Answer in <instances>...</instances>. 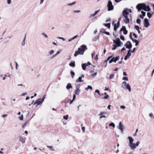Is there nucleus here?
<instances>
[{
  "label": "nucleus",
  "mask_w": 154,
  "mask_h": 154,
  "mask_svg": "<svg viewBox=\"0 0 154 154\" xmlns=\"http://www.w3.org/2000/svg\"><path fill=\"white\" fill-rule=\"evenodd\" d=\"M128 139L129 141V146L132 149L134 150L136 149V147L139 146L140 142L139 141H137L136 144L133 143L134 140L131 137H128Z\"/></svg>",
  "instance_id": "1"
},
{
  "label": "nucleus",
  "mask_w": 154,
  "mask_h": 154,
  "mask_svg": "<svg viewBox=\"0 0 154 154\" xmlns=\"http://www.w3.org/2000/svg\"><path fill=\"white\" fill-rule=\"evenodd\" d=\"M87 49V48L86 45H82L81 46V48H79L78 51H76L75 52L74 56L76 57L79 54H83L85 50Z\"/></svg>",
  "instance_id": "2"
},
{
  "label": "nucleus",
  "mask_w": 154,
  "mask_h": 154,
  "mask_svg": "<svg viewBox=\"0 0 154 154\" xmlns=\"http://www.w3.org/2000/svg\"><path fill=\"white\" fill-rule=\"evenodd\" d=\"M113 41L114 43L116 45H113L112 46L113 47L112 48V50H115L117 47H120L121 45L122 44V43L121 42L120 39L119 38H117L116 40L113 39Z\"/></svg>",
  "instance_id": "3"
},
{
  "label": "nucleus",
  "mask_w": 154,
  "mask_h": 154,
  "mask_svg": "<svg viewBox=\"0 0 154 154\" xmlns=\"http://www.w3.org/2000/svg\"><path fill=\"white\" fill-rule=\"evenodd\" d=\"M129 12L131 13L132 12V10L131 9L126 8L124 9L122 12V15L128 16L129 14Z\"/></svg>",
  "instance_id": "4"
},
{
  "label": "nucleus",
  "mask_w": 154,
  "mask_h": 154,
  "mask_svg": "<svg viewBox=\"0 0 154 154\" xmlns=\"http://www.w3.org/2000/svg\"><path fill=\"white\" fill-rule=\"evenodd\" d=\"M146 6L145 4L144 3L139 4L136 6V8L139 11L141 9L143 10L145 7Z\"/></svg>",
  "instance_id": "5"
},
{
  "label": "nucleus",
  "mask_w": 154,
  "mask_h": 154,
  "mask_svg": "<svg viewBox=\"0 0 154 154\" xmlns=\"http://www.w3.org/2000/svg\"><path fill=\"white\" fill-rule=\"evenodd\" d=\"M108 10L109 11L113 9V6L112 5V2L110 0H109L107 5Z\"/></svg>",
  "instance_id": "6"
},
{
  "label": "nucleus",
  "mask_w": 154,
  "mask_h": 154,
  "mask_svg": "<svg viewBox=\"0 0 154 154\" xmlns=\"http://www.w3.org/2000/svg\"><path fill=\"white\" fill-rule=\"evenodd\" d=\"M118 128L121 131V133L122 134H123L124 129H125V128L124 125L122 124L121 122H119Z\"/></svg>",
  "instance_id": "7"
},
{
  "label": "nucleus",
  "mask_w": 154,
  "mask_h": 154,
  "mask_svg": "<svg viewBox=\"0 0 154 154\" xmlns=\"http://www.w3.org/2000/svg\"><path fill=\"white\" fill-rule=\"evenodd\" d=\"M124 46L126 47V48H128L129 50H130L132 47V45L130 42L128 41L124 44Z\"/></svg>",
  "instance_id": "8"
},
{
  "label": "nucleus",
  "mask_w": 154,
  "mask_h": 154,
  "mask_svg": "<svg viewBox=\"0 0 154 154\" xmlns=\"http://www.w3.org/2000/svg\"><path fill=\"white\" fill-rule=\"evenodd\" d=\"M144 26L145 27L147 28L150 25V23H149L148 20L147 18H145L143 22Z\"/></svg>",
  "instance_id": "9"
},
{
  "label": "nucleus",
  "mask_w": 154,
  "mask_h": 154,
  "mask_svg": "<svg viewBox=\"0 0 154 154\" xmlns=\"http://www.w3.org/2000/svg\"><path fill=\"white\" fill-rule=\"evenodd\" d=\"M45 96H43L42 98H39L37 99V102L38 103V104L37 106L39 105L40 104H41L44 101L45 99Z\"/></svg>",
  "instance_id": "10"
},
{
  "label": "nucleus",
  "mask_w": 154,
  "mask_h": 154,
  "mask_svg": "<svg viewBox=\"0 0 154 154\" xmlns=\"http://www.w3.org/2000/svg\"><path fill=\"white\" fill-rule=\"evenodd\" d=\"M125 19H124V21L125 23L127 24L129 23L130 20L128 18V16L123 15Z\"/></svg>",
  "instance_id": "11"
},
{
  "label": "nucleus",
  "mask_w": 154,
  "mask_h": 154,
  "mask_svg": "<svg viewBox=\"0 0 154 154\" xmlns=\"http://www.w3.org/2000/svg\"><path fill=\"white\" fill-rule=\"evenodd\" d=\"M124 89H125L128 90L129 92H131V87L128 83L126 85H125L122 87Z\"/></svg>",
  "instance_id": "12"
},
{
  "label": "nucleus",
  "mask_w": 154,
  "mask_h": 154,
  "mask_svg": "<svg viewBox=\"0 0 154 154\" xmlns=\"http://www.w3.org/2000/svg\"><path fill=\"white\" fill-rule=\"evenodd\" d=\"M84 77V75L83 74H82L81 75V76L79 77V78L77 79L76 80V82H83V81L82 79V78Z\"/></svg>",
  "instance_id": "13"
},
{
  "label": "nucleus",
  "mask_w": 154,
  "mask_h": 154,
  "mask_svg": "<svg viewBox=\"0 0 154 154\" xmlns=\"http://www.w3.org/2000/svg\"><path fill=\"white\" fill-rule=\"evenodd\" d=\"M131 54L130 53V50H129L128 52L127 55L125 57L124 59L126 60L131 56Z\"/></svg>",
  "instance_id": "14"
},
{
  "label": "nucleus",
  "mask_w": 154,
  "mask_h": 154,
  "mask_svg": "<svg viewBox=\"0 0 154 154\" xmlns=\"http://www.w3.org/2000/svg\"><path fill=\"white\" fill-rule=\"evenodd\" d=\"M119 56L116 57H112L111 59L112 61V62H114L115 63H116V61L117 60H119Z\"/></svg>",
  "instance_id": "15"
},
{
  "label": "nucleus",
  "mask_w": 154,
  "mask_h": 154,
  "mask_svg": "<svg viewBox=\"0 0 154 154\" xmlns=\"http://www.w3.org/2000/svg\"><path fill=\"white\" fill-rule=\"evenodd\" d=\"M80 91L81 90L80 89H76L74 91V93L75 94L78 95H79Z\"/></svg>",
  "instance_id": "16"
},
{
  "label": "nucleus",
  "mask_w": 154,
  "mask_h": 154,
  "mask_svg": "<svg viewBox=\"0 0 154 154\" xmlns=\"http://www.w3.org/2000/svg\"><path fill=\"white\" fill-rule=\"evenodd\" d=\"M88 66V65L86 64V63H83L82 64V69L83 70H85L86 69V67Z\"/></svg>",
  "instance_id": "17"
},
{
  "label": "nucleus",
  "mask_w": 154,
  "mask_h": 154,
  "mask_svg": "<svg viewBox=\"0 0 154 154\" xmlns=\"http://www.w3.org/2000/svg\"><path fill=\"white\" fill-rule=\"evenodd\" d=\"M20 141L21 142L23 143H25V140L22 136H20L19 137Z\"/></svg>",
  "instance_id": "18"
},
{
  "label": "nucleus",
  "mask_w": 154,
  "mask_h": 154,
  "mask_svg": "<svg viewBox=\"0 0 154 154\" xmlns=\"http://www.w3.org/2000/svg\"><path fill=\"white\" fill-rule=\"evenodd\" d=\"M143 10L146 11H149L150 10V8L149 6L146 5V6L145 7V8L143 9Z\"/></svg>",
  "instance_id": "19"
},
{
  "label": "nucleus",
  "mask_w": 154,
  "mask_h": 154,
  "mask_svg": "<svg viewBox=\"0 0 154 154\" xmlns=\"http://www.w3.org/2000/svg\"><path fill=\"white\" fill-rule=\"evenodd\" d=\"M69 65L71 67H75V61L71 62L69 64Z\"/></svg>",
  "instance_id": "20"
},
{
  "label": "nucleus",
  "mask_w": 154,
  "mask_h": 154,
  "mask_svg": "<svg viewBox=\"0 0 154 154\" xmlns=\"http://www.w3.org/2000/svg\"><path fill=\"white\" fill-rule=\"evenodd\" d=\"M132 41L133 42L135 43V45L136 46H137L139 44V42L138 40L137 39H132Z\"/></svg>",
  "instance_id": "21"
},
{
  "label": "nucleus",
  "mask_w": 154,
  "mask_h": 154,
  "mask_svg": "<svg viewBox=\"0 0 154 154\" xmlns=\"http://www.w3.org/2000/svg\"><path fill=\"white\" fill-rule=\"evenodd\" d=\"M66 88L67 89H69L70 88H72V86L71 85L70 83H69L67 84L66 87Z\"/></svg>",
  "instance_id": "22"
},
{
  "label": "nucleus",
  "mask_w": 154,
  "mask_h": 154,
  "mask_svg": "<svg viewBox=\"0 0 154 154\" xmlns=\"http://www.w3.org/2000/svg\"><path fill=\"white\" fill-rule=\"evenodd\" d=\"M75 87L76 89H80L79 88L80 87V85L78 83H75Z\"/></svg>",
  "instance_id": "23"
},
{
  "label": "nucleus",
  "mask_w": 154,
  "mask_h": 154,
  "mask_svg": "<svg viewBox=\"0 0 154 154\" xmlns=\"http://www.w3.org/2000/svg\"><path fill=\"white\" fill-rule=\"evenodd\" d=\"M123 28H124L123 29L124 34L125 35H126L128 33V31L126 30L125 27V26H123Z\"/></svg>",
  "instance_id": "24"
},
{
  "label": "nucleus",
  "mask_w": 154,
  "mask_h": 154,
  "mask_svg": "<svg viewBox=\"0 0 154 154\" xmlns=\"http://www.w3.org/2000/svg\"><path fill=\"white\" fill-rule=\"evenodd\" d=\"M70 73L71 74L72 78H73L74 77V76L75 75V72L71 70L70 71Z\"/></svg>",
  "instance_id": "25"
},
{
  "label": "nucleus",
  "mask_w": 154,
  "mask_h": 154,
  "mask_svg": "<svg viewBox=\"0 0 154 154\" xmlns=\"http://www.w3.org/2000/svg\"><path fill=\"white\" fill-rule=\"evenodd\" d=\"M103 25L105 26L108 27V28L109 29L110 27V23H104Z\"/></svg>",
  "instance_id": "26"
},
{
  "label": "nucleus",
  "mask_w": 154,
  "mask_h": 154,
  "mask_svg": "<svg viewBox=\"0 0 154 154\" xmlns=\"http://www.w3.org/2000/svg\"><path fill=\"white\" fill-rule=\"evenodd\" d=\"M26 35H25L24 38L22 42V46H24L25 45V40L26 38Z\"/></svg>",
  "instance_id": "27"
},
{
  "label": "nucleus",
  "mask_w": 154,
  "mask_h": 154,
  "mask_svg": "<svg viewBox=\"0 0 154 154\" xmlns=\"http://www.w3.org/2000/svg\"><path fill=\"white\" fill-rule=\"evenodd\" d=\"M88 89H90L91 90H92V88L91 86L88 85V87L85 88V90L86 91H88Z\"/></svg>",
  "instance_id": "28"
},
{
  "label": "nucleus",
  "mask_w": 154,
  "mask_h": 154,
  "mask_svg": "<svg viewBox=\"0 0 154 154\" xmlns=\"http://www.w3.org/2000/svg\"><path fill=\"white\" fill-rule=\"evenodd\" d=\"M76 3L75 2H74L71 3H68L66 4L67 5L71 6L75 5Z\"/></svg>",
  "instance_id": "29"
},
{
  "label": "nucleus",
  "mask_w": 154,
  "mask_h": 154,
  "mask_svg": "<svg viewBox=\"0 0 154 154\" xmlns=\"http://www.w3.org/2000/svg\"><path fill=\"white\" fill-rule=\"evenodd\" d=\"M104 94L105 95V96L103 98L104 99H108L109 96L107 94L106 92H105Z\"/></svg>",
  "instance_id": "30"
},
{
  "label": "nucleus",
  "mask_w": 154,
  "mask_h": 154,
  "mask_svg": "<svg viewBox=\"0 0 154 154\" xmlns=\"http://www.w3.org/2000/svg\"><path fill=\"white\" fill-rule=\"evenodd\" d=\"M147 16L149 18H150L152 17V14L148 12L147 13Z\"/></svg>",
  "instance_id": "31"
},
{
  "label": "nucleus",
  "mask_w": 154,
  "mask_h": 154,
  "mask_svg": "<svg viewBox=\"0 0 154 154\" xmlns=\"http://www.w3.org/2000/svg\"><path fill=\"white\" fill-rule=\"evenodd\" d=\"M47 147L49 148L50 150H54V149H53V146H47Z\"/></svg>",
  "instance_id": "32"
},
{
  "label": "nucleus",
  "mask_w": 154,
  "mask_h": 154,
  "mask_svg": "<svg viewBox=\"0 0 154 154\" xmlns=\"http://www.w3.org/2000/svg\"><path fill=\"white\" fill-rule=\"evenodd\" d=\"M119 27H117V26H116V24H114V30L115 31H116L117 29V28Z\"/></svg>",
  "instance_id": "33"
},
{
  "label": "nucleus",
  "mask_w": 154,
  "mask_h": 154,
  "mask_svg": "<svg viewBox=\"0 0 154 154\" xmlns=\"http://www.w3.org/2000/svg\"><path fill=\"white\" fill-rule=\"evenodd\" d=\"M109 126H112L113 128L115 127V125L112 122L110 123L109 125Z\"/></svg>",
  "instance_id": "34"
},
{
  "label": "nucleus",
  "mask_w": 154,
  "mask_h": 154,
  "mask_svg": "<svg viewBox=\"0 0 154 154\" xmlns=\"http://www.w3.org/2000/svg\"><path fill=\"white\" fill-rule=\"evenodd\" d=\"M60 51H58L57 54H54V55H53L52 58H54V57H56L57 55H58V54H59L60 53Z\"/></svg>",
  "instance_id": "35"
},
{
  "label": "nucleus",
  "mask_w": 154,
  "mask_h": 154,
  "mask_svg": "<svg viewBox=\"0 0 154 154\" xmlns=\"http://www.w3.org/2000/svg\"><path fill=\"white\" fill-rule=\"evenodd\" d=\"M114 77V75L113 74H111L109 76V79H113Z\"/></svg>",
  "instance_id": "36"
},
{
  "label": "nucleus",
  "mask_w": 154,
  "mask_h": 154,
  "mask_svg": "<svg viewBox=\"0 0 154 154\" xmlns=\"http://www.w3.org/2000/svg\"><path fill=\"white\" fill-rule=\"evenodd\" d=\"M28 122V121H27L22 126V127L23 128H24L26 126V125L27 124V123Z\"/></svg>",
  "instance_id": "37"
},
{
  "label": "nucleus",
  "mask_w": 154,
  "mask_h": 154,
  "mask_svg": "<svg viewBox=\"0 0 154 154\" xmlns=\"http://www.w3.org/2000/svg\"><path fill=\"white\" fill-rule=\"evenodd\" d=\"M97 72L93 73L91 75V76L92 77H93L97 75Z\"/></svg>",
  "instance_id": "38"
},
{
  "label": "nucleus",
  "mask_w": 154,
  "mask_h": 154,
  "mask_svg": "<svg viewBox=\"0 0 154 154\" xmlns=\"http://www.w3.org/2000/svg\"><path fill=\"white\" fill-rule=\"evenodd\" d=\"M127 84L126 83V82H125V81L123 82L122 83V87L125 85H127Z\"/></svg>",
  "instance_id": "39"
},
{
  "label": "nucleus",
  "mask_w": 154,
  "mask_h": 154,
  "mask_svg": "<svg viewBox=\"0 0 154 154\" xmlns=\"http://www.w3.org/2000/svg\"><path fill=\"white\" fill-rule=\"evenodd\" d=\"M63 118L64 119L67 120L68 118V115H66V116H63Z\"/></svg>",
  "instance_id": "40"
},
{
  "label": "nucleus",
  "mask_w": 154,
  "mask_h": 154,
  "mask_svg": "<svg viewBox=\"0 0 154 154\" xmlns=\"http://www.w3.org/2000/svg\"><path fill=\"white\" fill-rule=\"evenodd\" d=\"M134 28L137 30H139L140 29L139 26L137 25H135Z\"/></svg>",
  "instance_id": "41"
},
{
  "label": "nucleus",
  "mask_w": 154,
  "mask_h": 154,
  "mask_svg": "<svg viewBox=\"0 0 154 154\" xmlns=\"http://www.w3.org/2000/svg\"><path fill=\"white\" fill-rule=\"evenodd\" d=\"M81 12L80 10H74L73 11V12L74 13H79Z\"/></svg>",
  "instance_id": "42"
},
{
  "label": "nucleus",
  "mask_w": 154,
  "mask_h": 154,
  "mask_svg": "<svg viewBox=\"0 0 154 154\" xmlns=\"http://www.w3.org/2000/svg\"><path fill=\"white\" fill-rule=\"evenodd\" d=\"M122 80L125 81H128V78L127 77H124L123 78Z\"/></svg>",
  "instance_id": "43"
},
{
  "label": "nucleus",
  "mask_w": 154,
  "mask_h": 154,
  "mask_svg": "<svg viewBox=\"0 0 154 154\" xmlns=\"http://www.w3.org/2000/svg\"><path fill=\"white\" fill-rule=\"evenodd\" d=\"M112 57V56H110L108 57L107 59L106 60V61H107L109 60Z\"/></svg>",
  "instance_id": "44"
},
{
  "label": "nucleus",
  "mask_w": 154,
  "mask_h": 154,
  "mask_svg": "<svg viewBox=\"0 0 154 154\" xmlns=\"http://www.w3.org/2000/svg\"><path fill=\"white\" fill-rule=\"evenodd\" d=\"M54 52V51L53 50H52L51 51H49V54L51 55Z\"/></svg>",
  "instance_id": "45"
},
{
  "label": "nucleus",
  "mask_w": 154,
  "mask_h": 154,
  "mask_svg": "<svg viewBox=\"0 0 154 154\" xmlns=\"http://www.w3.org/2000/svg\"><path fill=\"white\" fill-rule=\"evenodd\" d=\"M136 22L138 24H140V20L139 19H137L136 20Z\"/></svg>",
  "instance_id": "46"
},
{
  "label": "nucleus",
  "mask_w": 154,
  "mask_h": 154,
  "mask_svg": "<svg viewBox=\"0 0 154 154\" xmlns=\"http://www.w3.org/2000/svg\"><path fill=\"white\" fill-rule=\"evenodd\" d=\"M100 32H102L103 33H105V32H106L105 30V29H102L100 31Z\"/></svg>",
  "instance_id": "47"
},
{
  "label": "nucleus",
  "mask_w": 154,
  "mask_h": 154,
  "mask_svg": "<svg viewBox=\"0 0 154 154\" xmlns=\"http://www.w3.org/2000/svg\"><path fill=\"white\" fill-rule=\"evenodd\" d=\"M141 13L142 14V15H143V16H145L146 14V12H144L143 11H141Z\"/></svg>",
  "instance_id": "48"
},
{
  "label": "nucleus",
  "mask_w": 154,
  "mask_h": 154,
  "mask_svg": "<svg viewBox=\"0 0 154 154\" xmlns=\"http://www.w3.org/2000/svg\"><path fill=\"white\" fill-rule=\"evenodd\" d=\"M20 119L21 120H23V116L22 115L21 116L19 117Z\"/></svg>",
  "instance_id": "49"
},
{
  "label": "nucleus",
  "mask_w": 154,
  "mask_h": 154,
  "mask_svg": "<svg viewBox=\"0 0 154 154\" xmlns=\"http://www.w3.org/2000/svg\"><path fill=\"white\" fill-rule=\"evenodd\" d=\"M42 34L44 35V36L46 38H48V35L45 34V33L43 32L42 33Z\"/></svg>",
  "instance_id": "50"
},
{
  "label": "nucleus",
  "mask_w": 154,
  "mask_h": 154,
  "mask_svg": "<svg viewBox=\"0 0 154 154\" xmlns=\"http://www.w3.org/2000/svg\"><path fill=\"white\" fill-rule=\"evenodd\" d=\"M107 112H101L100 114V115H101L103 114H107Z\"/></svg>",
  "instance_id": "51"
},
{
  "label": "nucleus",
  "mask_w": 154,
  "mask_h": 154,
  "mask_svg": "<svg viewBox=\"0 0 154 154\" xmlns=\"http://www.w3.org/2000/svg\"><path fill=\"white\" fill-rule=\"evenodd\" d=\"M7 3L8 4H10L11 3V0H7Z\"/></svg>",
  "instance_id": "52"
},
{
  "label": "nucleus",
  "mask_w": 154,
  "mask_h": 154,
  "mask_svg": "<svg viewBox=\"0 0 154 154\" xmlns=\"http://www.w3.org/2000/svg\"><path fill=\"white\" fill-rule=\"evenodd\" d=\"M99 38V37L98 36H96L93 39V40L94 41H96Z\"/></svg>",
  "instance_id": "53"
},
{
  "label": "nucleus",
  "mask_w": 154,
  "mask_h": 154,
  "mask_svg": "<svg viewBox=\"0 0 154 154\" xmlns=\"http://www.w3.org/2000/svg\"><path fill=\"white\" fill-rule=\"evenodd\" d=\"M120 38L122 40H124L125 39V38H124V36L122 35H120Z\"/></svg>",
  "instance_id": "54"
},
{
  "label": "nucleus",
  "mask_w": 154,
  "mask_h": 154,
  "mask_svg": "<svg viewBox=\"0 0 154 154\" xmlns=\"http://www.w3.org/2000/svg\"><path fill=\"white\" fill-rule=\"evenodd\" d=\"M95 92L96 93H97V94H99V95H100V91H99V90H96L95 91Z\"/></svg>",
  "instance_id": "55"
},
{
  "label": "nucleus",
  "mask_w": 154,
  "mask_h": 154,
  "mask_svg": "<svg viewBox=\"0 0 154 154\" xmlns=\"http://www.w3.org/2000/svg\"><path fill=\"white\" fill-rule=\"evenodd\" d=\"M96 15H95V14L94 13L93 14H91L90 15V17H89L90 18H91L92 17H94V16H95Z\"/></svg>",
  "instance_id": "56"
},
{
  "label": "nucleus",
  "mask_w": 154,
  "mask_h": 154,
  "mask_svg": "<svg viewBox=\"0 0 154 154\" xmlns=\"http://www.w3.org/2000/svg\"><path fill=\"white\" fill-rule=\"evenodd\" d=\"M94 59L96 61H97L98 60V55L97 54L96 55L95 57L94 58Z\"/></svg>",
  "instance_id": "57"
},
{
  "label": "nucleus",
  "mask_w": 154,
  "mask_h": 154,
  "mask_svg": "<svg viewBox=\"0 0 154 154\" xmlns=\"http://www.w3.org/2000/svg\"><path fill=\"white\" fill-rule=\"evenodd\" d=\"M58 38L59 39H61L63 41H64L65 40V39L63 37H58Z\"/></svg>",
  "instance_id": "58"
},
{
  "label": "nucleus",
  "mask_w": 154,
  "mask_h": 154,
  "mask_svg": "<svg viewBox=\"0 0 154 154\" xmlns=\"http://www.w3.org/2000/svg\"><path fill=\"white\" fill-rule=\"evenodd\" d=\"M108 61H106V60H105L104 62V64H105V67H106L107 66V62Z\"/></svg>",
  "instance_id": "59"
},
{
  "label": "nucleus",
  "mask_w": 154,
  "mask_h": 154,
  "mask_svg": "<svg viewBox=\"0 0 154 154\" xmlns=\"http://www.w3.org/2000/svg\"><path fill=\"white\" fill-rule=\"evenodd\" d=\"M85 128L84 127H82V130L83 132H85Z\"/></svg>",
  "instance_id": "60"
},
{
  "label": "nucleus",
  "mask_w": 154,
  "mask_h": 154,
  "mask_svg": "<svg viewBox=\"0 0 154 154\" xmlns=\"http://www.w3.org/2000/svg\"><path fill=\"white\" fill-rule=\"evenodd\" d=\"M135 49H136V48H133V49L131 50V51H130V53H133L135 51Z\"/></svg>",
  "instance_id": "61"
},
{
  "label": "nucleus",
  "mask_w": 154,
  "mask_h": 154,
  "mask_svg": "<svg viewBox=\"0 0 154 154\" xmlns=\"http://www.w3.org/2000/svg\"><path fill=\"white\" fill-rule=\"evenodd\" d=\"M120 108L122 109H125V106H120Z\"/></svg>",
  "instance_id": "62"
},
{
  "label": "nucleus",
  "mask_w": 154,
  "mask_h": 154,
  "mask_svg": "<svg viewBox=\"0 0 154 154\" xmlns=\"http://www.w3.org/2000/svg\"><path fill=\"white\" fill-rule=\"evenodd\" d=\"M100 11V9H99L98 10L95 11L94 13L95 15H96L98 12Z\"/></svg>",
  "instance_id": "63"
},
{
  "label": "nucleus",
  "mask_w": 154,
  "mask_h": 154,
  "mask_svg": "<svg viewBox=\"0 0 154 154\" xmlns=\"http://www.w3.org/2000/svg\"><path fill=\"white\" fill-rule=\"evenodd\" d=\"M111 19L110 18H109L108 19H107V20H106V22H108L110 21H111Z\"/></svg>",
  "instance_id": "64"
}]
</instances>
